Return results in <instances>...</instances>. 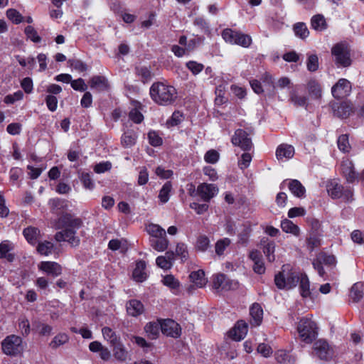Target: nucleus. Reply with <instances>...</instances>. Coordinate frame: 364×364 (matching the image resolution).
<instances>
[{"mask_svg":"<svg viewBox=\"0 0 364 364\" xmlns=\"http://www.w3.org/2000/svg\"><path fill=\"white\" fill-rule=\"evenodd\" d=\"M364 295V284L363 282H356L350 288V296L353 302L360 301Z\"/></svg>","mask_w":364,"mask_h":364,"instance_id":"nucleus-33","label":"nucleus"},{"mask_svg":"<svg viewBox=\"0 0 364 364\" xmlns=\"http://www.w3.org/2000/svg\"><path fill=\"white\" fill-rule=\"evenodd\" d=\"M172 190V183L171 181H166L159 191V198L162 203H166L170 198V193Z\"/></svg>","mask_w":364,"mask_h":364,"instance_id":"nucleus-46","label":"nucleus"},{"mask_svg":"<svg viewBox=\"0 0 364 364\" xmlns=\"http://www.w3.org/2000/svg\"><path fill=\"white\" fill-rule=\"evenodd\" d=\"M350 92L351 84L345 78L339 79L331 88L332 95L336 99L343 98L349 95Z\"/></svg>","mask_w":364,"mask_h":364,"instance_id":"nucleus-11","label":"nucleus"},{"mask_svg":"<svg viewBox=\"0 0 364 364\" xmlns=\"http://www.w3.org/2000/svg\"><path fill=\"white\" fill-rule=\"evenodd\" d=\"M303 272H296V271H289L286 274V283H287V289H291L296 287L300 278L301 277V274Z\"/></svg>","mask_w":364,"mask_h":364,"instance_id":"nucleus-36","label":"nucleus"},{"mask_svg":"<svg viewBox=\"0 0 364 364\" xmlns=\"http://www.w3.org/2000/svg\"><path fill=\"white\" fill-rule=\"evenodd\" d=\"M210 246L209 238L204 235H199L196 242V249L200 252H205Z\"/></svg>","mask_w":364,"mask_h":364,"instance_id":"nucleus-53","label":"nucleus"},{"mask_svg":"<svg viewBox=\"0 0 364 364\" xmlns=\"http://www.w3.org/2000/svg\"><path fill=\"white\" fill-rule=\"evenodd\" d=\"M334 116L346 119L352 112V107L346 102H333L331 105Z\"/></svg>","mask_w":364,"mask_h":364,"instance_id":"nucleus-22","label":"nucleus"},{"mask_svg":"<svg viewBox=\"0 0 364 364\" xmlns=\"http://www.w3.org/2000/svg\"><path fill=\"white\" fill-rule=\"evenodd\" d=\"M7 18L15 24H19L23 21V16L14 9H9L6 11Z\"/></svg>","mask_w":364,"mask_h":364,"instance_id":"nucleus-58","label":"nucleus"},{"mask_svg":"<svg viewBox=\"0 0 364 364\" xmlns=\"http://www.w3.org/2000/svg\"><path fill=\"white\" fill-rule=\"evenodd\" d=\"M24 33L27 39L30 40L34 43H39L41 42V37L38 35L37 31L32 26H27L24 28Z\"/></svg>","mask_w":364,"mask_h":364,"instance_id":"nucleus-48","label":"nucleus"},{"mask_svg":"<svg viewBox=\"0 0 364 364\" xmlns=\"http://www.w3.org/2000/svg\"><path fill=\"white\" fill-rule=\"evenodd\" d=\"M281 228L284 232L294 236L298 237L300 235L299 227L289 219L285 218L281 221Z\"/></svg>","mask_w":364,"mask_h":364,"instance_id":"nucleus-34","label":"nucleus"},{"mask_svg":"<svg viewBox=\"0 0 364 364\" xmlns=\"http://www.w3.org/2000/svg\"><path fill=\"white\" fill-rule=\"evenodd\" d=\"M147 137H148L149 143L152 146H155V147L159 146L162 145V144H163L162 138L159 136L158 132L156 131H154V130L149 131L148 132Z\"/></svg>","mask_w":364,"mask_h":364,"instance_id":"nucleus-59","label":"nucleus"},{"mask_svg":"<svg viewBox=\"0 0 364 364\" xmlns=\"http://www.w3.org/2000/svg\"><path fill=\"white\" fill-rule=\"evenodd\" d=\"M212 287L216 291H228L232 289V282L225 274H213L211 278Z\"/></svg>","mask_w":364,"mask_h":364,"instance_id":"nucleus-16","label":"nucleus"},{"mask_svg":"<svg viewBox=\"0 0 364 364\" xmlns=\"http://www.w3.org/2000/svg\"><path fill=\"white\" fill-rule=\"evenodd\" d=\"M341 172L348 183H353L358 181V173L355 170L353 161L348 159L341 161Z\"/></svg>","mask_w":364,"mask_h":364,"instance_id":"nucleus-12","label":"nucleus"},{"mask_svg":"<svg viewBox=\"0 0 364 364\" xmlns=\"http://www.w3.org/2000/svg\"><path fill=\"white\" fill-rule=\"evenodd\" d=\"M307 89L312 99L320 100L321 98L322 90L321 85L317 80L314 79L310 80L307 84Z\"/></svg>","mask_w":364,"mask_h":364,"instance_id":"nucleus-32","label":"nucleus"},{"mask_svg":"<svg viewBox=\"0 0 364 364\" xmlns=\"http://www.w3.org/2000/svg\"><path fill=\"white\" fill-rule=\"evenodd\" d=\"M321 245V240L320 236L317 234H311L306 238L307 248L310 252H313L316 248H318Z\"/></svg>","mask_w":364,"mask_h":364,"instance_id":"nucleus-52","label":"nucleus"},{"mask_svg":"<svg viewBox=\"0 0 364 364\" xmlns=\"http://www.w3.org/2000/svg\"><path fill=\"white\" fill-rule=\"evenodd\" d=\"M331 53L335 58V63L339 67L346 68L351 65L350 53L346 47L341 43H337L331 49Z\"/></svg>","mask_w":364,"mask_h":364,"instance_id":"nucleus-9","label":"nucleus"},{"mask_svg":"<svg viewBox=\"0 0 364 364\" xmlns=\"http://www.w3.org/2000/svg\"><path fill=\"white\" fill-rule=\"evenodd\" d=\"M193 25L200 28L205 35L210 36L211 34L210 24L203 16L196 17L193 21Z\"/></svg>","mask_w":364,"mask_h":364,"instance_id":"nucleus-47","label":"nucleus"},{"mask_svg":"<svg viewBox=\"0 0 364 364\" xmlns=\"http://www.w3.org/2000/svg\"><path fill=\"white\" fill-rule=\"evenodd\" d=\"M38 267L41 271L53 277L62 274L61 265L55 262L43 261L39 264Z\"/></svg>","mask_w":364,"mask_h":364,"instance_id":"nucleus-19","label":"nucleus"},{"mask_svg":"<svg viewBox=\"0 0 364 364\" xmlns=\"http://www.w3.org/2000/svg\"><path fill=\"white\" fill-rule=\"evenodd\" d=\"M36 250L40 255L48 256L55 252V248L53 242L44 240L38 243Z\"/></svg>","mask_w":364,"mask_h":364,"instance_id":"nucleus-42","label":"nucleus"},{"mask_svg":"<svg viewBox=\"0 0 364 364\" xmlns=\"http://www.w3.org/2000/svg\"><path fill=\"white\" fill-rule=\"evenodd\" d=\"M275 250V243L273 241L268 242L267 244L264 245L263 252L264 255L267 256V259L269 262H272L274 260V252Z\"/></svg>","mask_w":364,"mask_h":364,"instance_id":"nucleus-62","label":"nucleus"},{"mask_svg":"<svg viewBox=\"0 0 364 364\" xmlns=\"http://www.w3.org/2000/svg\"><path fill=\"white\" fill-rule=\"evenodd\" d=\"M89 85L92 89L100 92L109 91L110 85L108 80L102 75H94L89 80Z\"/></svg>","mask_w":364,"mask_h":364,"instance_id":"nucleus-21","label":"nucleus"},{"mask_svg":"<svg viewBox=\"0 0 364 364\" xmlns=\"http://www.w3.org/2000/svg\"><path fill=\"white\" fill-rule=\"evenodd\" d=\"M295 153L294 147L287 144H282L279 145L276 149V157L280 161L284 159H291Z\"/></svg>","mask_w":364,"mask_h":364,"instance_id":"nucleus-24","label":"nucleus"},{"mask_svg":"<svg viewBox=\"0 0 364 364\" xmlns=\"http://www.w3.org/2000/svg\"><path fill=\"white\" fill-rule=\"evenodd\" d=\"M134 106L129 112V118L134 123L140 124L144 119V115L141 112L142 105L138 101H134Z\"/></svg>","mask_w":364,"mask_h":364,"instance_id":"nucleus-30","label":"nucleus"},{"mask_svg":"<svg viewBox=\"0 0 364 364\" xmlns=\"http://www.w3.org/2000/svg\"><path fill=\"white\" fill-rule=\"evenodd\" d=\"M69 341V336L65 333H59L57 334L49 343L53 349H56L59 346H63Z\"/></svg>","mask_w":364,"mask_h":364,"instance_id":"nucleus-45","label":"nucleus"},{"mask_svg":"<svg viewBox=\"0 0 364 364\" xmlns=\"http://www.w3.org/2000/svg\"><path fill=\"white\" fill-rule=\"evenodd\" d=\"M337 144L338 149L343 153H348L350 150L349 137L348 135L346 134H341L338 136L337 140Z\"/></svg>","mask_w":364,"mask_h":364,"instance_id":"nucleus-50","label":"nucleus"},{"mask_svg":"<svg viewBox=\"0 0 364 364\" xmlns=\"http://www.w3.org/2000/svg\"><path fill=\"white\" fill-rule=\"evenodd\" d=\"M218 192V187L216 185L213 183H203L198 185L197 188V194L206 203H208L215 196H216Z\"/></svg>","mask_w":364,"mask_h":364,"instance_id":"nucleus-14","label":"nucleus"},{"mask_svg":"<svg viewBox=\"0 0 364 364\" xmlns=\"http://www.w3.org/2000/svg\"><path fill=\"white\" fill-rule=\"evenodd\" d=\"M82 225L83 221L80 218L70 213H63L55 221L56 228L62 230L55 233V239L58 242H68L74 247L78 246L80 240L76 233Z\"/></svg>","mask_w":364,"mask_h":364,"instance_id":"nucleus-1","label":"nucleus"},{"mask_svg":"<svg viewBox=\"0 0 364 364\" xmlns=\"http://www.w3.org/2000/svg\"><path fill=\"white\" fill-rule=\"evenodd\" d=\"M290 101L296 107H306L308 98L306 96H299L296 91H291L289 95Z\"/></svg>","mask_w":364,"mask_h":364,"instance_id":"nucleus-49","label":"nucleus"},{"mask_svg":"<svg viewBox=\"0 0 364 364\" xmlns=\"http://www.w3.org/2000/svg\"><path fill=\"white\" fill-rule=\"evenodd\" d=\"M146 230L150 235L149 245L158 252L165 251L169 245L165 230L158 224L149 223L146 226Z\"/></svg>","mask_w":364,"mask_h":364,"instance_id":"nucleus-3","label":"nucleus"},{"mask_svg":"<svg viewBox=\"0 0 364 364\" xmlns=\"http://www.w3.org/2000/svg\"><path fill=\"white\" fill-rule=\"evenodd\" d=\"M176 255L183 262H186L189 257L186 245L183 242L178 243L176 247Z\"/></svg>","mask_w":364,"mask_h":364,"instance_id":"nucleus-56","label":"nucleus"},{"mask_svg":"<svg viewBox=\"0 0 364 364\" xmlns=\"http://www.w3.org/2000/svg\"><path fill=\"white\" fill-rule=\"evenodd\" d=\"M67 202L66 200L58 198L50 199L49 203L51 205L52 212L59 217L67 209Z\"/></svg>","mask_w":364,"mask_h":364,"instance_id":"nucleus-31","label":"nucleus"},{"mask_svg":"<svg viewBox=\"0 0 364 364\" xmlns=\"http://www.w3.org/2000/svg\"><path fill=\"white\" fill-rule=\"evenodd\" d=\"M311 27L316 31H323L328 28V23L323 14H316L311 18Z\"/></svg>","mask_w":364,"mask_h":364,"instance_id":"nucleus-27","label":"nucleus"},{"mask_svg":"<svg viewBox=\"0 0 364 364\" xmlns=\"http://www.w3.org/2000/svg\"><path fill=\"white\" fill-rule=\"evenodd\" d=\"M79 179L85 189L92 191L95 188V184L90 173L82 172L79 174Z\"/></svg>","mask_w":364,"mask_h":364,"instance_id":"nucleus-44","label":"nucleus"},{"mask_svg":"<svg viewBox=\"0 0 364 364\" xmlns=\"http://www.w3.org/2000/svg\"><path fill=\"white\" fill-rule=\"evenodd\" d=\"M146 264L145 261L140 259L136 262L132 277L136 282H143L146 279L148 275L146 272Z\"/></svg>","mask_w":364,"mask_h":364,"instance_id":"nucleus-23","label":"nucleus"},{"mask_svg":"<svg viewBox=\"0 0 364 364\" xmlns=\"http://www.w3.org/2000/svg\"><path fill=\"white\" fill-rule=\"evenodd\" d=\"M249 258L254 262L252 267L254 272L258 274H264L266 268L261 252L257 250H253L250 251Z\"/></svg>","mask_w":364,"mask_h":364,"instance_id":"nucleus-20","label":"nucleus"},{"mask_svg":"<svg viewBox=\"0 0 364 364\" xmlns=\"http://www.w3.org/2000/svg\"><path fill=\"white\" fill-rule=\"evenodd\" d=\"M11 250L10 245L5 242H2L0 243V258L4 259L6 258L8 261L12 262L14 259V255L9 253Z\"/></svg>","mask_w":364,"mask_h":364,"instance_id":"nucleus-57","label":"nucleus"},{"mask_svg":"<svg viewBox=\"0 0 364 364\" xmlns=\"http://www.w3.org/2000/svg\"><path fill=\"white\" fill-rule=\"evenodd\" d=\"M326 191L332 199L343 198L346 203L352 202L353 200V192L350 188H344L335 180L327 182Z\"/></svg>","mask_w":364,"mask_h":364,"instance_id":"nucleus-5","label":"nucleus"},{"mask_svg":"<svg viewBox=\"0 0 364 364\" xmlns=\"http://www.w3.org/2000/svg\"><path fill=\"white\" fill-rule=\"evenodd\" d=\"M33 331L38 333L41 336H48L51 334L53 327L49 324L38 321L33 322Z\"/></svg>","mask_w":364,"mask_h":364,"instance_id":"nucleus-39","label":"nucleus"},{"mask_svg":"<svg viewBox=\"0 0 364 364\" xmlns=\"http://www.w3.org/2000/svg\"><path fill=\"white\" fill-rule=\"evenodd\" d=\"M23 235L29 244L34 245L40 235V230L36 227L28 226L24 228Z\"/></svg>","mask_w":364,"mask_h":364,"instance_id":"nucleus-29","label":"nucleus"},{"mask_svg":"<svg viewBox=\"0 0 364 364\" xmlns=\"http://www.w3.org/2000/svg\"><path fill=\"white\" fill-rule=\"evenodd\" d=\"M230 243L231 240L228 237L218 240L215 245V253L217 255H223L225 249L230 245Z\"/></svg>","mask_w":364,"mask_h":364,"instance_id":"nucleus-54","label":"nucleus"},{"mask_svg":"<svg viewBox=\"0 0 364 364\" xmlns=\"http://www.w3.org/2000/svg\"><path fill=\"white\" fill-rule=\"evenodd\" d=\"M137 136L134 131L127 130L121 137V144L125 148L132 147L136 144Z\"/></svg>","mask_w":364,"mask_h":364,"instance_id":"nucleus-40","label":"nucleus"},{"mask_svg":"<svg viewBox=\"0 0 364 364\" xmlns=\"http://www.w3.org/2000/svg\"><path fill=\"white\" fill-rule=\"evenodd\" d=\"M68 63L71 68L80 73L85 72L87 70V64L82 62L81 60L69 59Z\"/></svg>","mask_w":364,"mask_h":364,"instance_id":"nucleus-64","label":"nucleus"},{"mask_svg":"<svg viewBox=\"0 0 364 364\" xmlns=\"http://www.w3.org/2000/svg\"><path fill=\"white\" fill-rule=\"evenodd\" d=\"M247 331V323L243 320H239L234 327L228 331V336L233 341H240L246 336Z\"/></svg>","mask_w":364,"mask_h":364,"instance_id":"nucleus-15","label":"nucleus"},{"mask_svg":"<svg viewBox=\"0 0 364 364\" xmlns=\"http://www.w3.org/2000/svg\"><path fill=\"white\" fill-rule=\"evenodd\" d=\"M318 58L316 54H311L308 56L306 67L309 71L315 72L318 69Z\"/></svg>","mask_w":364,"mask_h":364,"instance_id":"nucleus-61","label":"nucleus"},{"mask_svg":"<svg viewBox=\"0 0 364 364\" xmlns=\"http://www.w3.org/2000/svg\"><path fill=\"white\" fill-rule=\"evenodd\" d=\"M112 347L114 358L119 361H125L127 358V351L126 350L121 340L115 344L111 346Z\"/></svg>","mask_w":364,"mask_h":364,"instance_id":"nucleus-41","label":"nucleus"},{"mask_svg":"<svg viewBox=\"0 0 364 364\" xmlns=\"http://www.w3.org/2000/svg\"><path fill=\"white\" fill-rule=\"evenodd\" d=\"M186 67L191 72L193 75L199 74L204 69L202 63L195 60H189L186 63Z\"/></svg>","mask_w":364,"mask_h":364,"instance_id":"nucleus-60","label":"nucleus"},{"mask_svg":"<svg viewBox=\"0 0 364 364\" xmlns=\"http://www.w3.org/2000/svg\"><path fill=\"white\" fill-rule=\"evenodd\" d=\"M299 293L302 298H311L313 299L312 293L310 289V281L308 276L305 272L301 274V277L299 282Z\"/></svg>","mask_w":364,"mask_h":364,"instance_id":"nucleus-26","label":"nucleus"},{"mask_svg":"<svg viewBox=\"0 0 364 364\" xmlns=\"http://www.w3.org/2000/svg\"><path fill=\"white\" fill-rule=\"evenodd\" d=\"M135 73L139 77L140 81L144 84L150 82L153 77L150 68L146 66L136 67Z\"/></svg>","mask_w":364,"mask_h":364,"instance_id":"nucleus-37","label":"nucleus"},{"mask_svg":"<svg viewBox=\"0 0 364 364\" xmlns=\"http://www.w3.org/2000/svg\"><path fill=\"white\" fill-rule=\"evenodd\" d=\"M232 144L240 147L244 151H249L252 149L253 144L249 134L242 129H237L235 131L231 138Z\"/></svg>","mask_w":364,"mask_h":364,"instance_id":"nucleus-8","label":"nucleus"},{"mask_svg":"<svg viewBox=\"0 0 364 364\" xmlns=\"http://www.w3.org/2000/svg\"><path fill=\"white\" fill-rule=\"evenodd\" d=\"M297 331L301 340L306 343H311L318 336V327L314 321L308 317L300 319Z\"/></svg>","mask_w":364,"mask_h":364,"instance_id":"nucleus-4","label":"nucleus"},{"mask_svg":"<svg viewBox=\"0 0 364 364\" xmlns=\"http://www.w3.org/2000/svg\"><path fill=\"white\" fill-rule=\"evenodd\" d=\"M1 348L6 355L16 356L23 351L22 338L16 335L8 336L1 342Z\"/></svg>","mask_w":364,"mask_h":364,"instance_id":"nucleus-7","label":"nucleus"},{"mask_svg":"<svg viewBox=\"0 0 364 364\" xmlns=\"http://www.w3.org/2000/svg\"><path fill=\"white\" fill-rule=\"evenodd\" d=\"M161 331L164 335L178 338L181 335V327L179 323L171 318L159 319Z\"/></svg>","mask_w":364,"mask_h":364,"instance_id":"nucleus-10","label":"nucleus"},{"mask_svg":"<svg viewBox=\"0 0 364 364\" xmlns=\"http://www.w3.org/2000/svg\"><path fill=\"white\" fill-rule=\"evenodd\" d=\"M189 279L198 288L205 287L208 282L203 269L192 272L189 274Z\"/></svg>","mask_w":364,"mask_h":364,"instance_id":"nucleus-28","label":"nucleus"},{"mask_svg":"<svg viewBox=\"0 0 364 364\" xmlns=\"http://www.w3.org/2000/svg\"><path fill=\"white\" fill-rule=\"evenodd\" d=\"M149 95L154 103L159 106H169L178 97L177 90L166 82H155L149 88Z\"/></svg>","mask_w":364,"mask_h":364,"instance_id":"nucleus-2","label":"nucleus"},{"mask_svg":"<svg viewBox=\"0 0 364 364\" xmlns=\"http://www.w3.org/2000/svg\"><path fill=\"white\" fill-rule=\"evenodd\" d=\"M102 333L104 338L109 341L111 346L120 341V338L109 327L105 326L102 328Z\"/></svg>","mask_w":364,"mask_h":364,"instance_id":"nucleus-51","label":"nucleus"},{"mask_svg":"<svg viewBox=\"0 0 364 364\" xmlns=\"http://www.w3.org/2000/svg\"><path fill=\"white\" fill-rule=\"evenodd\" d=\"M250 315L251 316V324L258 326L261 324L263 319V309L258 303H254L250 308Z\"/></svg>","mask_w":364,"mask_h":364,"instance_id":"nucleus-25","label":"nucleus"},{"mask_svg":"<svg viewBox=\"0 0 364 364\" xmlns=\"http://www.w3.org/2000/svg\"><path fill=\"white\" fill-rule=\"evenodd\" d=\"M316 355L323 360H328L333 356V350L325 340H318L314 343Z\"/></svg>","mask_w":364,"mask_h":364,"instance_id":"nucleus-13","label":"nucleus"},{"mask_svg":"<svg viewBox=\"0 0 364 364\" xmlns=\"http://www.w3.org/2000/svg\"><path fill=\"white\" fill-rule=\"evenodd\" d=\"M318 259L326 266H335L336 264V257L333 255H328L326 252H321L317 256Z\"/></svg>","mask_w":364,"mask_h":364,"instance_id":"nucleus-55","label":"nucleus"},{"mask_svg":"<svg viewBox=\"0 0 364 364\" xmlns=\"http://www.w3.org/2000/svg\"><path fill=\"white\" fill-rule=\"evenodd\" d=\"M163 284L172 289H176L179 287L180 283L172 274L166 275L162 279Z\"/></svg>","mask_w":364,"mask_h":364,"instance_id":"nucleus-63","label":"nucleus"},{"mask_svg":"<svg viewBox=\"0 0 364 364\" xmlns=\"http://www.w3.org/2000/svg\"><path fill=\"white\" fill-rule=\"evenodd\" d=\"M294 35L301 39L306 40L310 34L309 30L304 22H297L293 25Z\"/></svg>","mask_w":364,"mask_h":364,"instance_id":"nucleus-35","label":"nucleus"},{"mask_svg":"<svg viewBox=\"0 0 364 364\" xmlns=\"http://www.w3.org/2000/svg\"><path fill=\"white\" fill-rule=\"evenodd\" d=\"M221 36L226 43L243 48H248L252 43V38L249 35L232 28L223 30Z\"/></svg>","mask_w":364,"mask_h":364,"instance_id":"nucleus-6","label":"nucleus"},{"mask_svg":"<svg viewBox=\"0 0 364 364\" xmlns=\"http://www.w3.org/2000/svg\"><path fill=\"white\" fill-rule=\"evenodd\" d=\"M287 183L288 188L291 193L296 197L301 198L305 197L306 188L302 183L297 179L284 180L279 185V188L283 189L284 184Z\"/></svg>","mask_w":364,"mask_h":364,"instance_id":"nucleus-17","label":"nucleus"},{"mask_svg":"<svg viewBox=\"0 0 364 364\" xmlns=\"http://www.w3.org/2000/svg\"><path fill=\"white\" fill-rule=\"evenodd\" d=\"M160 322H148L144 326V331L151 339H156L159 334Z\"/></svg>","mask_w":364,"mask_h":364,"instance_id":"nucleus-43","label":"nucleus"},{"mask_svg":"<svg viewBox=\"0 0 364 364\" xmlns=\"http://www.w3.org/2000/svg\"><path fill=\"white\" fill-rule=\"evenodd\" d=\"M252 231V230L249 223H243L242 230L237 235V243L246 246L249 242V238L250 237Z\"/></svg>","mask_w":364,"mask_h":364,"instance_id":"nucleus-38","label":"nucleus"},{"mask_svg":"<svg viewBox=\"0 0 364 364\" xmlns=\"http://www.w3.org/2000/svg\"><path fill=\"white\" fill-rule=\"evenodd\" d=\"M126 310L129 316L132 317H138L143 314L145 311L143 303L136 299H132L127 301Z\"/></svg>","mask_w":364,"mask_h":364,"instance_id":"nucleus-18","label":"nucleus"}]
</instances>
